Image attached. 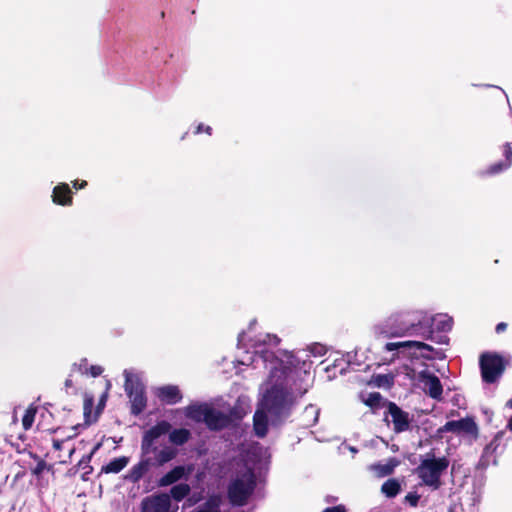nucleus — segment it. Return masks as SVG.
Segmentation results:
<instances>
[{
    "mask_svg": "<svg viewBox=\"0 0 512 512\" xmlns=\"http://www.w3.org/2000/svg\"><path fill=\"white\" fill-rule=\"evenodd\" d=\"M190 491H191V488L188 484L180 483V484L174 485L171 488L170 494H171V497L175 501L179 502V501H182L184 498H186L190 494Z\"/></svg>",
    "mask_w": 512,
    "mask_h": 512,
    "instance_id": "obj_27",
    "label": "nucleus"
},
{
    "mask_svg": "<svg viewBox=\"0 0 512 512\" xmlns=\"http://www.w3.org/2000/svg\"><path fill=\"white\" fill-rule=\"evenodd\" d=\"M422 357H425V358H430L429 356L425 355V354H422Z\"/></svg>",
    "mask_w": 512,
    "mask_h": 512,
    "instance_id": "obj_47",
    "label": "nucleus"
},
{
    "mask_svg": "<svg viewBox=\"0 0 512 512\" xmlns=\"http://www.w3.org/2000/svg\"><path fill=\"white\" fill-rule=\"evenodd\" d=\"M187 416L195 422H203L212 431L222 430L230 425L231 418L214 407L203 403L191 405Z\"/></svg>",
    "mask_w": 512,
    "mask_h": 512,
    "instance_id": "obj_4",
    "label": "nucleus"
},
{
    "mask_svg": "<svg viewBox=\"0 0 512 512\" xmlns=\"http://www.w3.org/2000/svg\"><path fill=\"white\" fill-rule=\"evenodd\" d=\"M128 462H129V458L126 456L114 458L108 464L102 466L101 473H105V474L119 473L127 466Z\"/></svg>",
    "mask_w": 512,
    "mask_h": 512,
    "instance_id": "obj_21",
    "label": "nucleus"
},
{
    "mask_svg": "<svg viewBox=\"0 0 512 512\" xmlns=\"http://www.w3.org/2000/svg\"><path fill=\"white\" fill-rule=\"evenodd\" d=\"M419 379L424 384V391L427 395L435 400L442 399L443 387L436 375L424 370L420 372Z\"/></svg>",
    "mask_w": 512,
    "mask_h": 512,
    "instance_id": "obj_12",
    "label": "nucleus"
},
{
    "mask_svg": "<svg viewBox=\"0 0 512 512\" xmlns=\"http://www.w3.org/2000/svg\"><path fill=\"white\" fill-rule=\"evenodd\" d=\"M270 342H273V344L278 345L280 343V339L276 335H273L272 340H270Z\"/></svg>",
    "mask_w": 512,
    "mask_h": 512,
    "instance_id": "obj_41",
    "label": "nucleus"
},
{
    "mask_svg": "<svg viewBox=\"0 0 512 512\" xmlns=\"http://www.w3.org/2000/svg\"><path fill=\"white\" fill-rule=\"evenodd\" d=\"M420 500V495L417 492H409L405 496V501L409 503L410 506L416 507L418 505V502Z\"/></svg>",
    "mask_w": 512,
    "mask_h": 512,
    "instance_id": "obj_32",
    "label": "nucleus"
},
{
    "mask_svg": "<svg viewBox=\"0 0 512 512\" xmlns=\"http://www.w3.org/2000/svg\"><path fill=\"white\" fill-rule=\"evenodd\" d=\"M150 461L148 459L141 460L130 470V479L134 482L139 481L149 470Z\"/></svg>",
    "mask_w": 512,
    "mask_h": 512,
    "instance_id": "obj_23",
    "label": "nucleus"
},
{
    "mask_svg": "<svg viewBox=\"0 0 512 512\" xmlns=\"http://www.w3.org/2000/svg\"><path fill=\"white\" fill-rule=\"evenodd\" d=\"M323 512H346V509L342 505L328 507Z\"/></svg>",
    "mask_w": 512,
    "mask_h": 512,
    "instance_id": "obj_36",
    "label": "nucleus"
},
{
    "mask_svg": "<svg viewBox=\"0 0 512 512\" xmlns=\"http://www.w3.org/2000/svg\"><path fill=\"white\" fill-rule=\"evenodd\" d=\"M479 365L483 381L494 383L503 374L506 364L501 355L485 352L480 356Z\"/></svg>",
    "mask_w": 512,
    "mask_h": 512,
    "instance_id": "obj_7",
    "label": "nucleus"
},
{
    "mask_svg": "<svg viewBox=\"0 0 512 512\" xmlns=\"http://www.w3.org/2000/svg\"><path fill=\"white\" fill-rule=\"evenodd\" d=\"M86 373H89L92 377H98L103 373V368L99 365H91Z\"/></svg>",
    "mask_w": 512,
    "mask_h": 512,
    "instance_id": "obj_33",
    "label": "nucleus"
},
{
    "mask_svg": "<svg viewBox=\"0 0 512 512\" xmlns=\"http://www.w3.org/2000/svg\"><path fill=\"white\" fill-rule=\"evenodd\" d=\"M36 413L37 407L33 404L29 405L22 418V426L25 430H29L32 427Z\"/></svg>",
    "mask_w": 512,
    "mask_h": 512,
    "instance_id": "obj_28",
    "label": "nucleus"
},
{
    "mask_svg": "<svg viewBox=\"0 0 512 512\" xmlns=\"http://www.w3.org/2000/svg\"><path fill=\"white\" fill-rule=\"evenodd\" d=\"M373 383L378 387L390 388L394 384V377L390 374H377L373 376Z\"/></svg>",
    "mask_w": 512,
    "mask_h": 512,
    "instance_id": "obj_29",
    "label": "nucleus"
},
{
    "mask_svg": "<svg viewBox=\"0 0 512 512\" xmlns=\"http://www.w3.org/2000/svg\"><path fill=\"white\" fill-rule=\"evenodd\" d=\"M448 466L449 460L446 457L426 458L417 467V473L425 485L438 489L441 485V475Z\"/></svg>",
    "mask_w": 512,
    "mask_h": 512,
    "instance_id": "obj_5",
    "label": "nucleus"
},
{
    "mask_svg": "<svg viewBox=\"0 0 512 512\" xmlns=\"http://www.w3.org/2000/svg\"><path fill=\"white\" fill-rule=\"evenodd\" d=\"M507 426L512 431V417L510 418Z\"/></svg>",
    "mask_w": 512,
    "mask_h": 512,
    "instance_id": "obj_42",
    "label": "nucleus"
},
{
    "mask_svg": "<svg viewBox=\"0 0 512 512\" xmlns=\"http://www.w3.org/2000/svg\"><path fill=\"white\" fill-rule=\"evenodd\" d=\"M412 348H415L417 350H427L429 352L434 350V348L429 344H426V343L420 342V341H412V340L400 341V342H388L384 346V349L386 351H396L399 349H412Z\"/></svg>",
    "mask_w": 512,
    "mask_h": 512,
    "instance_id": "obj_16",
    "label": "nucleus"
},
{
    "mask_svg": "<svg viewBox=\"0 0 512 512\" xmlns=\"http://www.w3.org/2000/svg\"><path fill=\"white\" fill-rule=\"evenodd\" d=\"M124 389L131 403L130 412L134 416L140 415L147 406L145 387L140 378L125 371Z\"/></svg>",
    "mask_w": 512,
    "mask_h": 512,
    "instance_id": "obj_6",
    "label": "nucleus"
},
{
    "mask_svg": "<svg viewBox=\"0 0 512 512\" xmlns=\"http://www.w3.org/2000/svg\"><path fill=\"white\" fill-rule=\"evenodd\" d=\"M503 155L505 159L503 161L492 164L489 167L490 174H497L506 169H508L512 164V148L509 143L504 144L503 146Z\"/></svg>",
    "mask_w": 512,
    "mask_h": 512,
    "instance_id": "obj_20",
    "label": "nucleus"
},
{
    "mask_svg": "<svg viewBox=\"0 0 512 512\" xmlns=\"http://www.w3.org/2000/svg\"><path fill=\"white\" fill-rule=\"evenodd\" d=\"M363 401L365 405L369 406L373 411H376L382 407H385V403H387L389 400L384 399L379 392H372Z\"/></svg>",
    "mask_w": 512,
    "mask_h": 512,
    "instance_id": "obj_24",
    "label": "nucleus"
},
{
    "mask_svg": "<svg viewBox=\"0 0 512 512\" xmlns=\"http://www.w3.org/2000/svg\"><path fill=\"white\" fill-rule=\"evenodd\" d=\"M72 185H73V188H75L76 190L84 189L87 186V181H85V180H82V181L75 180V181L72 182Z\"/></svg>",
    "mask_w": 512,
    "mask_h": 512,
    "instance_id": "obj_37",
    "label": "nucleus"
},
{
    "mask_svg": "<svg viewBox=\"0 0 512 512\" xmlns=\"http://www.w3.org/2000/svg\"><path fill=\"white\" fill-rule=\"evenodd\" d=\"M267 412L265 410L263 411H256L253 416V427L255 434L263 438L266 436L268 432V416Z\"/></svg>",
    "mask_w": 512,
    "mask_h": 512,
    "instance_id": "obj_18",
    "label": "nucleus"
},
{
    "mask_svg": "<svg viewBox=\"0 0 512 512\" xmlns=\"http://www.w3.org/2000/svg\"><path fill=\"white\" fill-rule=\"evenodd\" d=\"M385 407L387 410L384 414V421L392 423L395 433L400 434L411 429L412 418L408 412L392 401L385 403Z\"/></svg>",
    "mask_w": 512,
    "mask_h": 512,
    "instance_id": "obj_8",
    "label": "nucleus"
},
{
    "mask_svg": "<svg viewBox=\"0 0 512 512\" xmlns=\"http://www.w3.org/2000/svg\"><path fill=\"white\" fill-rule=\"evenodd\" d=\"M427 332H428L429 337H430V336H431V334H432V330H430V329H429Z\"/></svg>",
    "mask_w": 512,
    "mask_h": 512,
    "instance_id": "obj_46",
    "label": "nucleus"
},
{
    "mask_svg": "<svg viewBox=\"0 0 512 512\" xmlns=\"http://www.w3.org/2000/svg\"><path fill=\"white\" fill-rule=\"evenodd\" d=\"M292 403V393L283 384L276 383L263 395L261 406L272 418L281 419L289 415Z\"/></svg>",
    "mask_w": 512,
    "mask_h": 512,
    "instance_id": "obj_2",
    "label": "nucleus"
},
{
    "mask_svg": "<svg viewBox=\"0 0 512 512\" xmlns=\"http://www.w3.org/2000/svg\"><path fill=\"white\" fill-rule=\"evenodd\" d=\"M74 450H75L74 448L69 449V457H71V455L73 454Z\"/></svg>",
    "mask_w": 512,
    "mask_h": 512,
    "instance_id": "obj_44",
    "label": "nucleus"
},
{
    "mask_svg": "<svg viewBox=\"0 0 512 512\" xmlns=\"http://www.w3.org/2000/svg\"><path fill=\"white\" fill-rule=\"evenodd\" d=\"M52 201L56 205L71 206L73 204L72 191L67 183H60L53 188Z\"/></svg>",
    "mask_w": 512,
    "mask_h": 512,
    "instance_id": "obj_15",
    "label": "nucleus"
},
{
    "mask_svg": "<svg viewBox=\"0 0 512 512\" xmlns=\"http://www.w3.org/2000/svg\"><path fill=\"white\" fill-rule=\"evenodd\" d=\"M452 325H453V322H452V319L450 318H443L439 321H437V329L439 331H443V332H447V331H450L452 329Z\"/></svg>",
    "mask_w": 512,
    "mask_h": 512,
    "instance_id": "obj_31",
    "label": "nucleus"
},
{
    "mask_svg": "<svg viewBox=\"0 0 512 512\" xmlns=\"http://www.w3.org/2000/svg\"><path fill=\"white\" fill-rule=\"evenodd\" d=\"M32 457L38 460L37 465L32 469V474L39 477L47 469V463L36 454L32 455Z\"/></svg>",
    "mask_w": 512,
    "mask_h": 512,
    "instance_id": "obj_30",
    "label": "nucleus"
},
{
    "mask_svg": "<svg viewBox=\"0 0 512 512\" xmlns=\"http://www.w3.org/2000/svg\"><path fill=\"white\" fill-rule=\"evenodd\" d=\"M256 487V476L251 468L238 472L227 488V497L232 506H244L248 503Z\"/></svg>",
    "mask_w": 512,
    "mask_h": 512,
    "instance_id": "obj_3",
    "label": "nucleus"
},
{
    "mask_svg": "<svg viewBox=\"0 0 512 512\" xmlns=\"http://www.w3.org/2000/svg\"><path fill=\"white\" fill-rule=\"evenodd\" d=\"M171 429V424L168 421L162 420L157 422L156 425L148 429L142 438L141 450L143 454H149L157 451V447L153 446L154 441L162 435L167 434Z\"/></svg>",
    "mask_w": 512,
    "mask_h": 512,
    "instance_id": "obj_10",
    "label": "nucleus"
},
{
    "mask_svg": "<svg viewBox=\"0 0 512 512\" xmlns=\"http://www.w3.org/2000/svg\"><path fill=\"white\" fill-rule=\"evenodd\" d=\"M89 404H91V400L85 402V409H88Z\"/></svg>",
    "mask_w": 512,
    "mask_h": 512,
    "instance_id": "obj_43",
    "label": "nucleus"
},
{
    "mask_svg": "<svg viewBox=\"0 0 512 512\" xmlns=\"http://www.w3.org/2000/svg\"><path fill=\"white\" fill-rule=\"evenodd\" d=\"M202 132H205L208 135L212 134V128L210 126H205L204 124L200 123L197 125L194 134H200Z\"/></svg>",
    "mask_w": 512,
    "mask_h": 512,
    "instance_id": "obj_34",
    "label": "nucleus"
},
{
    "mask_svg": "<svg viewBox=\"0 0 512 512\" xmlns=\"http://www.w3.org/2000/svg\"><path fill=\"white\" fill-rule=\"evenodd\" d=\"M53 448L55 450H58L60 451L62 449V446L64 444V441L63 440H58V439H53Z\"/></svg>",
    "mask_w": 512,
    "mask_h": 512,
    "instance_id": "obj_39",
    "label": "nucleus"
},
{
    "mask_svg": "<svg viewBox=\"0 0 512 512\" xmlns=\"http://www.w3.org/2000/svg\"><path fill=\"white\" fill-rule=\"evenodd\" d=\"M401 490L400 483L396 479H388L381 486V491L388 498L396 497Z\"/></svg>",
    "mask_w": 512,
    "mask_h": 512,
    "instance_id": "obj_26",
    "label": "nucleus"
},
{
    "mask_svg": "<svg viewBox=\"0 0 512 512\" xmlns=\"http://www.w3.org/2000/svg\"><path fill=\"white\" fill-rule=\"evenodd\" d=\"M506 329H507V323L500 322L496 325L495 331H496V333L500 334V333L504 332Z\"/></svg>",
    "mask_w": 512,
    "mask_h": 512,
    "instance_id": "obj_38",
    "label": "nucleus"
},
{
    "mask_svg": "<svg viewBox=\"0 0 512 512\" xmlns=\"http://www.w3.org/2000/svg\"><path fill=\"white\" fill-rule=\"evenodd\" d=\"M505 432L503 431H499L495 436L494 438L492 439V441L487 444L483 450V453L481 455V458H480V462L479 464L486 468L488 467L491 463L493 464H496L497 461H496V457L494 456V454L496 453L498 447L500 446V441L501 439L503 438Z\"/></svg>",
    "mask_w": 512,
    "mask_h": 512,
    "instance_id": "obj_14",
    "label": "nucleus"
},
{
    "mask_svg": "<svg viewBox=\"0 0 512 512\" xmlns=\"http://www.w3.org/2000/svg\"><path fill=\"white\" fill-rule=\"evenodd\" d=\"M431 323L422 311H405L391 315L382 330L387 336L396 337L417 334L419 329L430 328Z\"/></svg>",
    "mask_w": 512,
    "mask_h": 512,
    "instance_id": "obj_1",
    "label": "nucleus"
},
{
    "mask_svg": "<svg viewBox=\"0 0 512 512\" xmlns=\"http://www.w3.org/2000/svg\"><path fill=\"white\" fill-rule=\"evenodd\" d=\"M189 472H190V469H186L185 466H182V465L175 466L173 469H171L169 472H167L165 475H163L159 479L158 485L160 487L170 486V485L176 483L177 481L181 480Z\"/></svg>",
    "mask_w": 512,
    "mask_h": 512,
    "instance_id": "obj_17",
    "label": "nucleus"
},
{
    "mask_svg": "<svg viewBox=\"0 0 512 512\" xmlns=\"http://www.w3.org/2000/svg\"><path fill=\"white\" fill-rule=\"evenodd\" d=\"M171 499L167 494L145 497L141 502V512H170Z\"/></svg>",
    "mask_w": 512,
    "mask_h": 512,
    "instance_id": "obj_11",
    "label": "nucleus"
},
{
    "mask_svg": "<svg viewBox=\"0 0 512 512\" xmlns=\"http://www.w3.org/2000/svg\"><path fill=\"white\" fill-rule=\"evenodd\" d=\"M64 386H65V389H66V392L68 393V390L70 388H74V382L72 380L71 377H68L65 382H64Z\"/></svg>",
    "mask_w": 512,
    "mask_h": 512,
    "instance_id": "obj_40",
    "label": "nucleus"
},
{
    "mask_svg": "<svg viewBox=\"0 0 512 512\" xmlns=\"http://www.w3.org/2000/svg\"><path fill=\"white\" fill-rule=\"evenodd\" d=\"M399 464L400 461L397 458L391 457L386 463H375L370 468L378 477H385L393 474Z\"/></svg>",
    "mask_w": 512,
    "mask_h": 512,
    "instance_id": "obj_19",
    "label": "nucleus"
},
{
    "mask_svg": "<svg viewBox=\"0 0 512 512\" xmlns=\"http://www.w3.org/2000/svg\"><path fill=\"white\" fill-rule=\"evenodd\" d=\"M98 447L99 445H97L89 455L83 456L82 459L78 462V466L83 467V465H88L91 461L93 453L98 449Z\"/></svg>",
    "mask_w": 512,
    "mask_h": 512,
    "instance_id": "obj_35",
    "label": "nucleus"
},
{
    "mask_svg": "<svg viewBox=\"0 0 512 512\" xmlns=\"http://www.w3.org/2000/svg\"><path fill=\"white\" fill-rule=\"evenodd\" d=\"M155 453H156L155 460H156L157 465L162 466L165 463L170 462L171 460H173L176 457L177 450L172 447L166 446L159 451L157 450Z\"/></svg>",
    "mask_w": 512,
    "mask_h": 512,
    "instance_id": "obj_22",
    "label": "nucleus"
},
{
    "mask_svg": "<svg viewBox=\"0 0 512 512\" xmlns=\"http://www.w3.org/2000/svg\"><path fill=\"white\" fill-rule=\"evenodd\" d=\"M156 396L161 403L167 405H174L179 403L183 396L178 386L176 385H165L157 388Z\"/></svg>",
    "mask_w": 512,
    "mask_h": 512,
    "instance_id": "obj_13",
    "label": "nucleus"
},
{
    "mask_svg": "<svg viewBox=\"0 0 512 512\" xmlns=\"http://www.w3.org/2000/svg\"><path fill=\"white\" fill-rule=\"evenodd\" d=\"M507 406L511 407L512 408V399H510L508 402H507Z\"/></svg>",
    "mask_w": 512,
    "mask_h": 512,
    "instance_id": "obj_45",
    "label": "nucleus"
},
{
    "mask_svg": "<svg viewBox=\"0 0 512 512\" xmlns=\"http://www.w3.org/2000/svg\"><path fill=\"white\" fill-rule=\"evenodd\" d=\"M191 437V433L188 429L180 428L174 429L169 434V440L175 445L181 446L185 444Z\"/></svg>",
    "mask_w": 512,
    "mask_h": 512,
    "instance_id": "obj_25",
    "label": "nucleus"
},
{
    "mask_svg": "<svg viewBox=\"0 0 512 512\" xmlns=\"http://www.w3.org/2000/svg\"><path fill=\"white\" fill-rule=\"evenodd\" d=\"M451 432L456 435H469L477 437L478 426L472 417H465L460 420H452L446 422L436 431L438 438H443L444 433Z\"/></svg>",
    "mask_w": 512,
    "mask_h": 512,
    "instance_id": "obj_9",
    "label": "nucleus"
}]
</instances>
